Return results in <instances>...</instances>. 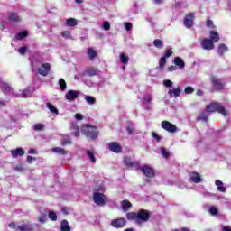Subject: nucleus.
Here are the masks:
<instances>
[{
  "mask_svg": "<svg viewBox=\"0 0 231 231\" xmlns=\"http://www.w3.org/2000/svg\"><path fill=\"white\" fill-rule=\"evenodd\" d=\"M28 154H37V150H35V149H30V150L28 151Z\"/></svg>",
  "mask_w": 231,
  "mask_h": 231,
  "instance_id": "obj_63",
  "label": "nucleus"
},
{
  "mask_svg": "<svg viewBox=\"0 0 231 231\" xmlns=\"http://www.w3.org/2000/svg\"><path fill=\"white\" fill-rule=\"evenodd\" d=\"M61 211H62L64 214L68 215V214H69V212H71V208L62 207V208H61Z\"/></svg>",
  "mask_w": 231,
  "mask_h": 231,
  "instance_id": "obj_54",
  "label": "nucleus"
},
{
  "mask_svg": "<svg viewBox=\"0 0 231 231\" xmlns=\"http://www.w3.org/2000/svg\"><path fill=\"white\" fill-rule=\"evenodd\" d=\"M171 56H172V51H171V50H166L163 57H165V59H167V57H171Z\"/></svg>",
  "mask_w": 231,
  "mask_h": 231,
  "instance_id": "obj_58",
  "label": "nucleus"
},
{
  "mask_svg": "<svg viewBox=\"0 0 231 231\" xmlns=\"http://www.w3.org/2000/svg\"><path fill=\"white\" fill-rule=\"evenodd\" d=\"M174 64L180 68V69H183V68H185V61H183V60H181V58L180 57L174 58Z\"/></svg>",
  "mask_w": 231,
  "mask_h": 231,
  "instance_id": "obj_22",
  "label": "nucleus"
},
{
  "mask_svg": "<svg viewBox=\"0 0 231 231\" xmlns=\"http://www.w3.org/2000/svg\"><path fill=\"white\" fill-rule=\"evenodd\" d=\"M52 152H56V154H62V156H66L68 154V151L64 150V148L54 147L52 148Z\"/></svg>",
  "mask_w": 231,
  "mask_h": 231,
  "instance_id": "obj_24",
  "label": "nucleus"
},
{
  "mask_svg": "<svg viewBox=\"0 0 231 231\" xmlns=\"http://www.w3.org/2000/svg\"><path fill=\"white\" fill-rule=\"evenodd\" d=\"M126 218L129 221H135L138 224V213L136 212H130L126 214Z\"/></svg>",
  "mask_w": 231,
  "mask_h": 231,
  "instance_id": "obj_16",
  "label": "nucleus"
},
{
  "mask_svg": "<svg viewBox=\"0 0 231 231\" xmlns=\"http://www.w3.org/2000/svg\"><path fill=\"white\" fill-rule=\"evenodd\" d=\"M81 133H83L87 138H90L91 140H95L98 137V128L91 125H84L81 127Z\"/></svg>",
  "mask_w": 231,
  "mask_h": 231,
  "instance_id": "obj_1",
  "label": "nucleus"
},
{
  "mask_svg": "<svg viewBox=\"0 0 231 231\" xmlns=\"http://www.w3.org/2000/svg\"><path fill=\"white\" fill-rule=\"evenodd\" d=\"M33 160H35V158L32 157V156H27V162L29 163H32V162H33Z\"/></svg>",
  "mask_w": 231,
  "mask_h": 231,
  "instance_id": "obj_64",
  "label": "nucleus"
},
{
  "mask_svg": "<svg viewBox=\"0 0 231 231\" xmlns=\"http://www.w3.org/2000/svg\"><path fill=\"white\" fill-rule=\"evenodd\" d=\"M222 230L223 231H231V226H223Z\"/></svg>",
  "mask_w": 231,
  "mask_h": 231,
  "instance_id": "obj_62",
  "label": "nucleus"
},
{
  "mask_svg": "<svg viewBox=\"0 0 231 231\" xmlns=\"http://www.w3.org/2000/svg\"><path fill=\"white\" fill-rule=\"evenodd\" d=\"M79 95H80V91L69 90L65 95V98L66 100H69V102H71L76 98H79Z\"/></svg>",
  "mask_w": 231,
  "mask_h": 231,
  "instance_id": "obj_7",
  "label": "nucleus"
},
{
  "mask_svg": "<svg viewBox=\"0 0 231 231\" xmlns=\"http://www.w3.org/2000/svg\"><path fill=\"white\" fill-rule=\"evenodd\" d=\"M34 131H43L44 130V125L42 124H36L33 126Z\"/></svg>",
  "mask_w": 231,
  "mask_h": 231,
  "instance_id": "obj_44",
  "label": "nucleus"
},
{
  "mask_svg": "<svg viewBox=\"0 0 231 231\" xmlns=\"http://www.w3.org/2000/svg\"><path fill=\"white\" fill-rule=\"evenodd\" d=\"M16 97H23V98H29V97H32V91H30V89H24L21 94H16Z\"/></svg>",
  "mask_w": 231,
  "mask_h": 231,
  "instance_id": "obj_28",
  "label": "nucleus"
},
{
  "mask_svg": "<svg viewBox=\"0 0 231 231\" xmlns=\"http://www.w3.org/2000/svg\"><path fill=\"white\" fill-rule=\"evenodd\" d=\"M168 95L176 98L181 95V88H180V87H178L177 88H170L168 91Z\"/></svg>",
  "mask_w": 231,
  "mask_h": 231,
  "instance_id": "obj_14",
  "label": "nucleus"
},
{
  "mask_svg": "<svg viewBox=\"0 0 231 231\" xmlns=\"http://www.w3.org/2000/svg\"><path fill=\"white\" fill-rule=\"evenodd\" d=\"M103 28L106 30V32H108V30H111V24L109 22H104Z\"/></svg>",
  "mask_w": 231,
  "mask_h": 231,
  "instance_id": "obj_51",
  "label": "nucleus"
},
{
  "mask_svg": "<svg viewBox=\"0 0 231 231\" xmlns=\"http://www.w3.org/2000/svg\"><path fill=\"white\" fill-rule=\"evenodd\" d=\"M201 47L203 48V50H214V42L211 41L210 39H207L205 38L202 42H201Z\"/></svg>",
  "mask_w": 231,
  "mask_h": 231,
  "instance_id": "obj_10",
  "label": "nucleus"
},
{
  "mask_svg": "<svg viewBox=\"0 0 231 231\" xmlns=\"http://www.w3.org/2000/svg\"><path fill=\"white\" fill-rule=\"evenodd\" d=\"M61 35L64 37V39H71V32L69 31L63 32Z\"/></svg>",
  "mask_w": 231,
  "mask_h": 231,
  "instance_id": "obj_46",
  "label": "nucleus"
},
{
  "mask_svg": "<svg viewBox=\"0 0 231 231\" xmlns=\"http://www.w3.org/2000/svg\"><path fill=\"white\" fill-rule=\"evenodd\" d=\"M178 69V67L172 65L168 68V71H176Z\"/></svg>",
  "mask_w": 231,
  "mask_h": 231,
  "instance_id": "obj_61",
  "label": "nucleus"
},
{
  "mask_svg": "<svg viewBox=\"0 0 231 231\" xmlns=\"http://www.w3.org/2000/svg\"><path fill=\"white\" fill-rule=\"evenodd\" d=\"M71 131H72V134H74V136H76V137L80 136V131H79V125L72 123Z\"/></svg>",
  "mask_w": 231,
  "mask_h": 231,
  "instance_id": "obj_23",
  "label": "nucleus"
},
{
  "mask_svg": "<svg viewBox=\"0 0 231 231\" xmlns=\"http://www.w3.org/2000/svg\"><path fill=\"white\" fill-rule=\"evenodd\" d=\"M193 91H194V88L192 87H186L184 89V93H186V95H192Z\"/></svg>",
  "mask_w": 231,
  "mask_h": 231,
  "instance_id": "obj_47",
  "label": "nucleus"
},
{
  "mask_svg": "<svg viewBox=\"0 0 231 231\" xmlns=\"http://www.w3.org/2000/svg\"><path fill=\"white\" fill-rule=\"evenodd\" d=\"M215 185L217 186V190L219 192H226V187L223 186V181L217 180Z\"/></svg>",
  "mask_w": 231,
  "mask_h": 231,
  "instance_id": "obj_18",
  "label": "nucleus"
},
{
  "mask_svg": "<svg viewBox=\"0 0 231 231\" xmlns=\"http://www.w3.org/2000/svg\"><path fill=\"white\" fill-rule=\"evenodd\" d=\"M153 45L155 48H163V41L156 39L153 41Z\"/></svg>",
  "mask_w": 231,
  "mask_h": 231,
  "instance_id": "obj_39",
  "label": "nucleus"
},
{
  "mask_svg": "<svg viewBox=\"0 0 231 231\" xmlns=\"http://www.w3.org/2000/svg\"><path fill=\"white\" fill-rule=\"evenodd\" d=\"M46 107L51 111V113H54V115H59V110L51 105V103H47Z\"/></svg>",
  "mask_w": 231,
  "mask_h": 231,
  "instance_id": "obj_34",
  "label": "nucleus"
},
{
  "mask_svg": "<svg viewBox=\"0 0 231 231\" xmlns=\"http://www.w3.org/2000/svg\"><path fill=\"white\" fill-rule=\"evenodd\" d=\"M108 149L112 151V152H122V146L118 144L116 142H112L108 144Z\"/></svg>",
  "mask_w": 231,
  "mask_h": 231,
  "instance_id": "obj_11",
  "label": "nucleus"
},
{
  "mask_svg": "<svg viewBox=\"0 0 231 231\" xmlns=\"http://www.w3.org/2000/svg\"><path fill=\"white\" fill-rule=\"evenodd\" d=\"M128 134H133L134 133V125H130L126 127Z\"/></svg>",
  "mask_w": 231,
  "mask_h": 231,
  "instance_id": "obj_48",
  "label": "nucleus"
},
{
  "mask_svg": "<svg viewBox=\"0 0 231 231\" xmlns=\"http://www.w3.org/2000/svg\"><path fill=\"white\" fill-rule=\"evenodd\" d=\"M226 51H228V47H226V45L225 44H220L218 46V53L219 55L223 56L224 53H226Z\"/></svg>",
  "mask_w": 231,
  "mask_h": 231,
  "instance_id": "obj_33",
  "label": "nucleus"
},
{
  "mask_svg": "<svg viewBox=\"0 0 231 231\" xmlns=\"http://www.w3.org/2000/svg\"><path fill=\"white\" fill-rule=\"evenodd\" d=\"M124 162L125 165H127V167L133 166V160L131 159V157H125Z\"/></svg>",
  "mask_w": 231,
  "mask_h": 231,
  "instance_id": "obj_42",
  "label": "nucleus"
},
{
  "mask_svg": "<svg viewBox=\"0 0 231 231\" xmlns=\"http://www.w3.org/2000/svg\"><path fill=\"white\" fill-rule=\"evenodd\" d=\"M1 88L3 89L4 93H10V91H12V87L5 82L1 84Z\"/></svg>",
  "mask_w": 231,
  "mask_h": 231,
  "instance_id": "obj_35",
  "label": "nucleus"
},
{
  "mask_svg": "<svg viewBox=\"0 0 231 231\" xmlns=\"http://www.w3.org/2000/svg\"><path fill=\"white\" fill-rule=\"evenodd\" d=\"M28 37V31H23L17 33L16 40L23 41V39Z\"/></svg>",
  "mask_w": 231,
  "mask_h": 231,
  "instance_id": "obj_30",
  "label": "nucleus"
},
{
  "mask_svg": "<svg viewBox=\"0 0 231 231\" xmlns=\"http://www.w3.org/2000/svg\"><path fill=\"white\" fill-rule=\"evenodd\" d=\"M151 215L149 211L141 209L137 212V225H142L143 223H147V220L150 219Z\"/></svg>",
  "mask_w": 231,
  "mask_h": 231,
  "instance_id": "obj_3",
  "label": "nucleus"
},
{
  "mask_svg": "<svg viewBox=\"0 0 231 231\" xmlns=\"http://www.w3.org/2000/svg\"><path fill=\"white\" fill-rule=\"evenodd\" d=\"M121 207L124 212H127L133 207V204L129 200L125 199L121 202Z\"/></svg>",
  "mask_w": 231,
  "mask_h": 231,
  "instance_id": "obj_17",
  "label": "nucleus"
},
{
  "mask_svg": "<svg viewBox=\"0 0 231 231\" xmlns=\"http://www.w3.org/2000/svg\"><path fill=\"white\" fill-rule=\"evenodd\" d=\"M212 82H213V86H214V88H216V89H223L224 85H223V81L220 79L213 77Z\"/></svg>",
  "mask_w": 231,
  "mask_h": 231,
  "instance_id": "obj_15",
  "label": "nucleus"
},
{
  "mask_svg": "<svg viewBox=\"0 0 231 231\" xmlns=\"http://www.w3.org/2000/svg\"><path fill=\"white\" fill-rule=\"evenodd\" d=\"M75 118L76 120H83L84 116H82V114L78 113L75 115Z\"/></svg>",
  "mask_w": 231,
  "mask_h": 231,
  "instance_id": "obj_59",
  "label": "nucleus"
},
{
  "mask_svg": "<svg viewBox=\"0 0 231 231\" xmlns=\"http://www.w3.org/2000/svg\"><path fill=\"white\" fill-rule=\"evenodd\" d=\"M120 60L122 64H128L129 63V57L125 55V53H121Z\"/></svg>",
  "mask_w": 231,
  "mask_h": 231,
  "instance_id": "obj_36",
  "label": "nucleus"
},
{
  "mask_svg": "<svg viewBox=\"0 0 231 231\" xmlns=\"http://www.w3.org/2000/svg\"><path fill=\"white\" fill-rule=\"evenodd\" d=\"M16 230H18V231H33V227H32L31 225L23 224L21 226H18Z\"/></svg>",
  "mask_w": 231,
  "mask_h": 231,
  "instance_id": "obj_19",
  "label": "nucleus"
},
{
  "mask_svg": "<svg viewBox=\"0 0 231 231\" xmlns=\"http://www.w3.org/2000/svg\"><path fill=\"white\" fill-rule=\"evenodd\" d=\"M60 230L61 231H71V227L69 226V223H68V220H63L61 222Z\"/></svg>",
  "mask_w": 231,
  "mask_h": 231,
  "instance_id": "obj_25",
  "label": "nucleus"
},
{
  "mask_svg": "<svg viewBox=\"0 0 231 231\" xmlns=\"http://www.w3.org/2000/svg\"><path fill=\"white\" fill-rule=\"evenodd\" d=\"M61 144H62V145H69V144H71V140H69V139H64V140L61 142Z\"/></svg>",
  "mask_w": 231,
  "mask_h": 231,
  "instance_id": "obj_56",
  "label": "nucleus"
},
{
  "mask_svg": "<svg viewBox=\"0 0 231 231\" xmlns=\"http://www.w3.org/2000/svg\"><path fill=\"white\" fill-rule=\"evenodd\" d=\"M88 55L90 59V60H93V59H95V57H97V51H95L93 49H88Z\"/></svg>",
  "mask_w": 231,
  "mask_h": 231,
  "instance_id": "obj_38",
  "label": "nucleus"
},
{
  "mask_svg": "<svg viewBox=\"0 0 231 231\" xmlns=\"http://www.w3.org/2000/svg\"><path fill=\"white\" fill-rule=\"evenodd\" d=\"M190 180L194 183H199L201 181V176L199 175V173L192 172L190 174Z\"/></svg>",
  "mask_w": 231,
  "mask_h": 231,
  "instance_id": "obj_21",
  "label": "nucleus"
},
{
  "mask_svg": "<svg viewBox=\"0 0 231 231\" xmlns=\"http://www.w3.org/2000/svg\"><path fill=\"white\" fill-rule=\"evenodd\" d=\"M93 199L96 205H98L99 207H104V205L107 203V197H105V195L102 193H94Z\"/></svg>",
  "mask_w": 231,
  "mask_h": 231,
  "instance_id": "obj_4",
  "label": "nucleus"
},
{
  "mask_svg": "<svg viewBox=\"0 0 231 231\" xmlns=\"http://www.w3.org/2000/svg\"><path fill=\"white\" fill-rule=\"evenodd\" d=\"M59 86H60L61 91H66V81L64 80V79H60L59 80Z\"/></svg>",
  "mask_w": 231,
  "mask_h": 231,
  "instance_id": "obj_40",
  "label": "nucleus"
},
{
  "mask_svg": "<svg viewBox=\"0 0 231 231\" xmlns=\"http://www.w3.org/2000/svg\"><path fill=\"white\" fill-rule=\"evenodd\" d=\"M163 84L166 88H172V81L171 80H169V79H165L163 81Z\"/></svg>",
  "mask_w": 231,
  "mask_h": 231,
  "instance_id": "obj_53",
  "label": "nucleus"
},
{
  "mask_svg": "<svg viewBox=\"0 0 231 231\" xmlns=\"http://www.w3.org/2000/svg\"><path fill=\"white\" fill-rule=\"evenodd\" d=\"M66 26H70V27H74V26H77V19L75 18H69L66 20V23H65Z\"/></svg>",
  "mask_w": 231,
  "mask_h": 231,
  "instance_id": "obj_29",
  "label": "nucleus"
},
{
  "mask_svg": "<svg viewBox=\"0 0 231 231\" xmlns=\"http://www.w3.org/2000/svg\"><path fill=\"white\" fill-rule=\"evenodd\" d=\"M51 66L50 63H43L42 64L41 68L38 69L39 75H42V77H48V73H50Z\"/></svg>",
  "mask_w": 231,
  "mask_h": 231,
  "instance_id": "obj_6",
  "label": "nucleus"
},
{
  "mask_svg": "<svg viewBox=\"0 0 231 231\" xmlns=\"http://www.w3.org/2000/svg\"><path fill=\"white\" fill-rule=\"evenodd\" d=\"M141 171L147 178H152L154 176V169L151 168L149 165L143 166Z\"/></svg>",
  "mask_w": 231,
  "mask_h": 231,
  "instance_id": "obj_9",
  "label": "nucleus"
},
{
  "mask_svg": "<svg viewBox=\"0 0 231 231\" xmlns=\"http://www.w3.org/2000/svg\"><path fill=\"white\" fill-rule=\"evenodd\" d=\"M207 113H216L217 111L220 115L224 116H228V113L225 109V106L221 103H211L206 108Z\"/></svg>",
  "mask_w": 231,
  "mask_h": 231,
  "instance_id": "obj_2",
  "label": "nucleus"
},
{
  "mask_svg": "<svg viewBox=\"0 0 231 231\" xmlns=\"http://www.w3.org/2000/svg\"><path fill=\"white\" fill-rule=\"evenodd\" d=\"M85 100L87 104H89L90 106L97 104V99H95L93 96H85Z\"/></svg>",
  "mask_w": 231,
  "mask_h": 231,
  "instance_id": "obj_32",
  "label": "nucleus"
},
{
  "mask_svg": "<svg viewBox=\"0 0 231 231\" xmlns=\"http://www.w3.org/2000/svg\"><path fill=\"white\" fill-rule=\"evenodd\" d=\"M111 225L115 228H122L125 226V218L115 219L111 222Z\"/></svg>",
  "mask_w": 231,
  "mask_h": 231,
  "instance_id": "obj_12",
  "label": "nucleus"
},
{
  "mask_svg": "<svg viewBox=\"0 0 231 231\" xmlns=\"http://www.w3.org/2000/svg\"><path fill=\"white\" fill-rule=\"evenodd\" d=\"M165 64H167V59L165 57H161L160 61H159V68L160 69H163L165 68Z\"/></svg>",
  "mask_w": 231,
  "mask_h": 231,
  "instance_id": "obj_37",
  "label": "nucleus"
},
{
  "mask_svg": "<svg viewBox=\"0 0 231 231\" xmlns=\"http://www.w3.org/2000/svg\"><path fill=\"white\" fill-rule=\"evenodd\" d=\"M209 37L211 42H217L219 41V33L216 31L209 32Z\"/></svg>",
  "mask_w": 231,
  "mask_h": 231,
  "instance_id": "obj_20",
  "label": "nucleus"
},
{
  "mask_svg": "<svg viewBox=\"0 0 231 231\" xmlns=\"http://www.w3.org/2000/svg\"><path fill=\"white\" fill-rule=\"evenodd\" d=\"M87 156L89 158L91 163H97V158H95V152L93 151H87Z\"/></svg>",
  "mask_w": 231,
  "mask_h": 231,
  "instance_id": "obj_31",
  "label": "nucleus"
},
{
  "mask_svg": "<svg viewBox=\"0 0 231 231\" xmlns=\"http://www.w3.org/2000/svg\"><path fill=\"white\" fill-rule=\"evenodd\" d=\"M125 30H126L127 32H131V29L133 28V23H125Z\"/></svg>",
  "mask_w": 231,
  "mask_h": 231,
  "instance_id": "obj_55",
  "label": "nucleus"
},
{
  "mask_svg": "<svg viewBox=\"0 0 231 231\" xmlns=\"http://www.w3.org/2000/svg\"><path fill=\"white\" fill-rule=\"evenodd\" d=\"M86 74L88 77H95V75H98V69H97L95 68H90V69L86 70Z\"/></svg>",
  "mask_w": 231,
  "mask_h": 231,
  "instance_id": "obj_27",
  "label": "nucleus"
},
{
  "mask_svg": "<svg viewBox=\"0 0 231 231\" xmlns=\"http://www.w3.org/2000/svg\"><path fill=\"white\" fill-rule=\"evenodd\" d=\"M152 137L157 140V142H160L162 140V138L160 137V135H158V134L153 133L152 134Z\"/></svg>",
  "mask_w": 231,
  "mask_h": 231,
  "instance_id": "obj_60",
  "label": "nucleus"
},
{
  "mask_svg": "<svg viewBox=\"0 0 231 231\" xmlns=\"http://www.w3.org/2000/svg\"><path fill=\"white\" fill-rule=\"evenodd\" d=\"M208 118V115L207 113H203L199 116V120H203V122H207Z\"/></svg>",
  "mask_w": 231,
  "mask_h": 231,
  "instance_id": "obj_49",
  "label": "nucleus"
},
{
  "mask_svg": "<svg viewBox=\"0 0 231 231\" xmlns=\"http://www.w3.org/2000/svg\"><path fill=\"white\" fill-rule=\"evenodd\" d=\"M162 129H164V131H167L168 133H176L178 131V127L176 125L169 122V121H162L161 123Z\"/></svg>",
  "mask_w": 231,
  "mask_h": 231,
  "instance_id": "obj_5",
  "label": "nucleus"
},
{
  "mask_svg": "<svg viewBox=\"0 0 231 231\" xmlns=\"http://www.w3.org/2000/svg\"><path fill=\"white\" fill-rule=\"evenodd\" d=\"M26 47H21L20 49H18L19 53H21V55H24V53H26Z\"/></svg>",
  "mask_w": 231,
  "mask_h": 231,
  "instance_id": "obj_57",
  "label": "nucleus"
},
{
  "mask_svg": "<svg viewBox=\"0 0 231 231\" xmlns=\"http://www.w3.org/2000/svg\"><path fill=\"white\" fill-rule=\"evenodd\" d=\"M206 25L208 26V28H216V26L214 25V22L210 19L207 20Z\"/></svg>",
  "mask_w": 231,
  "mask_h": 231,
  "instance_id": "obj_50",
  "label": "nucleus"
},
{
  "mask_svg": "<svg viewBox=\"0 0 231 231\" xmlns=\"http://www.w3.org/2000/svg\"><path fill=\"white\" fill-rule=\"evenodd\" d=\"M12 158H19V156H24V149L19 147L11 151Z\"/></svg>",
  "mask_w": 231,
  "mask_h": 231,
  "instance_id": "obj_13",
  "label": "nucleus"
},
{
  "mask_svg": "<svg viewBox=\"0 0 231 231\" xmlns=\"http://www.w3.org/2000/svg\"><path fill=\"white\" fill-rule=\"evenodd\" d=\"M9 20L13 23H20L21 17L16 14V13H11L9 14Z\"/></svg>",
  "mask_w": 231,
  "mask_h": 231,
  "instance_id": "obj_26",
  "label": "nucleus"
},
{
  "mask_svg": "<svg viewBox=\"0 0 231 231\" xmlns=\"http://www.w3.org/2000/svg\"><path fill=\"white\" fill-rule=\"evenodd\" d=\"M161 151H162V154L163 156V158H168L170 153L169 152L167 151V149L165 148H161Z\"/></svg>",
  "mask_w": 231,
  "mask_h": 231,
  "instance_id": "obj_52",
  "label": "nucleus"
},
{
  "mask_svg": "<svg viewBox=\"0 0 231 231\" xmlns=\"http://www.w3.org/2000/svg\"><path fill=\"white\" fill-rule=\"evenodd\" d=\"M209 214H211V216H217V208L214 207V206H211L209 208V210H208Z\"/></svg>",
  "mask_w": 231,
  "mask_h": 231,
  "instance_id": "obj_41",
  "label": "nucleus"
},
{
  "mask_svg": "<svg viewBox=\"0 0 231 231\" xmlns=\"http://www.w3.org/2000/svg\"><path fill=\"white\" fill-rule=\"evenodd\" d=\"M151 100H152V97H151V95H147L143 97V104H150Z\"/></svg>",
  "mask_w": 231,
  "mask_h": 231,
  "instance_id": "obj_45",
  "label": "nucleus"
},
{
  "mask_svg": "<svg viewBox=\"0 0 231 231\" xmlns=\"http://www.w3.org/2000/svg\"><path fill=\"white\" fill-rule=\"evenodd\" d=\"M49 219H51V221H57V213L53 211H50Z\"/></svg>",
  "mask_w": 231,
  "mask_h": 231,
  "instance_id": "obj_43",
  "label": "nucleus"
},
{
  "mask_svg": "<svg viewBox=\"0 0 231 231\" xmlns=\"http://www.w3.org/2000/svg\"><path fill=\"white\" fill-rule=\"evenodd\" d=\"M193 25H194V13H190L187 14L184 19V26H186V28H192Z\"/></svg>",
  "mask_w": 231,
  "mask_h": 231,
  "instance_id": "obj_8",
  "label": "nucleus"
}]
</instances>
